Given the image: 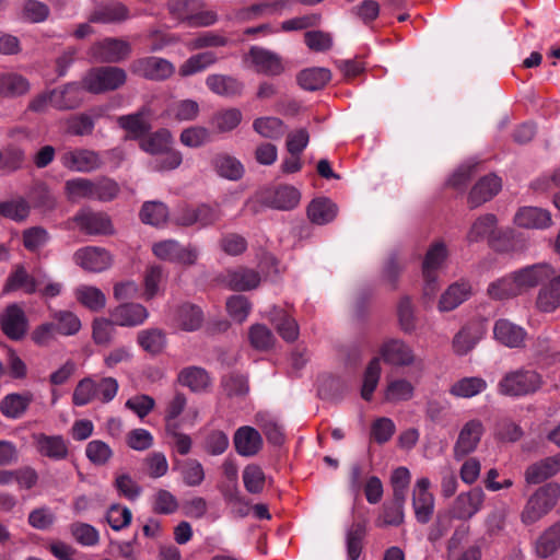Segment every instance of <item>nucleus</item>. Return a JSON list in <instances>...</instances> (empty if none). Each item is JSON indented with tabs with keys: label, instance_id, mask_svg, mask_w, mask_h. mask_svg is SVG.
I'll use <instances>...</instances> for the list:
<instances>
[{
	"label": "nucleus",
	"instance_id": "nucleus-63",
	"mask_svg": "<svg viewBox=\"0 0 560 560\" xmlns=\"http://www.w3.org/2000/svg\"><path fill=\"white\" fill-rule=\"evenodd\" d=\"M479 340L480 335L476 330H472L469 327H464L455 335L453 339V349L456 354L465 355L475 348Z\"/></svg>",
	"mask_w": 560,
	"mask_h": 560
},
{
	"label": "nucleus",
	"instance_id": "nucleus-12",
	"mask_svg": "<svg viewBox=\"0 0 560 560\" xmlns=\"http://www.w3.org/2000/svg\"><path fill=\"white\" fill-rule=\"evenodd\" d=\"M74 261L90 272H102L110 267V254L101 247L88 246L74 253Z\"/></svg>",
	"mask_w": 560,
	"mask_h": 560
},
{
	"label": "nucleus",
	"instance_id": "nucleus-53",
	"mask_svg": "<svg viewBox=\"0 0 560 560\" xmlns=\"http://www.w3.org/2000/svg\"><path fill=\"white\" fill-rule=\"evenodd\" d=\"M447 257V249L444 243L436 242L430 246L422 264V275H438Z\"/></svg>",
	"mask_w": 560,
	"mask_h": 560
},
{
	"label": "nucleus",
	"instance_id": "nucleus-49",
	"mask_svg": "<svg viewBox=\"0 0 560 560\" xmlns=\"http://www.w3.org/2000/svg\"><path fill=\"white\" fill-rule=\"evenodd\" d=\"M50 317L55 323L56 329L59 335L62 336H73L78 334L81 329V320L71 311L59 310L52 311L50 313Z\"/></svg>",
	"mask_w": 560,
	"mask_h": 560
},
{
	"label": "nucleus",
	"instance_id": "nucleus-13",
	"mask_svg": "<svg viewBox=\"0 0 560 560\" xmlns=\"http://www.w3.org/2000/svg\"><path fill=\"white\" fill-rule=\"evenodd\" d=\"M301 200L300 191L290 185H282L272 190L266 191L261 202L267 207L288 211L294 209Z\"/></svg>",
	"mask_w": 560,
	"mask_h": 560
},
{
	"label": "nucleus",
	"instance_id": "nucleus-6",
	"mask_svg": "<svg viewBox=\"0 0 560 560\" xmlns=\"http://www.w3.org/2000/svg\"><path fill=\"white\" fill-rule=\"evenodd\" d=\"M60 163L71 172L91 173L101 167L102 160L96 151L78 148L65 151L60 156Z\"/></svg>",
	"mask_w": 560,
	"mask_h": 560
},
{
	"label": "nucleus",
	"instance_id": "nucleus-59",
	"mask_svg": "<svg viewBox=\"0 0 560 560\" xmlns=\"http://www.w3.org/2000/svg\"><path fill=\"white\" fill-rule=\"evenodd\" d=\"M382 366L380 358H373L364 372L361 397L371 400L381 377Z\"/></svg>",
	"mask_w": 560,
	"mask_h": 560
},
{
	"label": "nucleus",
	"instance_id": "nucleus-47",
	"mask_svg": "<svg viewBox=\"0 0 560 560\" xmlns=\"http://www.w3.org/2000/svg\"><path fill=\"white\" fill-rule=\"evenodd\" d=\"M28 89L27 80L18 72H0V96H18L26 93Z\"/></svg>",
	"mask_w": 560,
	"mask_h": 560
},
{
	"label": "nucleus",
	"instance_id": "nucleus-35",
	"mask_svg": "<svg viewBox=\"0 0 560 560\" xmlns=\"http://www.w3.org/2000/svg\"><path fill=\"white\" fill-rule=\"evenodd\" d=\"M148 115L149 110L142 108L137 113L119 116L117 122L129 133L130 138L138 139L150 129Z\"/></svg>",
	"mask_w": 560,
	"mask_h": 560
},
{
	"label": "nucleus",
	"instance_id": "nucleus-36",
	"mask_svg": "<svg viewBox=\"0 0 560 560\" xmlns=\"http://www.w3.org/2000/svg\"><path fill=\"white\" fill-rule=\"evenodd\" d=\"M243 114L238 108H222L212 115L210 126L218 133L231 132L241 124Z\"/></svg>",
	"mask_w": 560,
	"mask_h": 560
},
{
	"label": "nucleus",
	"instance_id": "nucleus-21",
	"mask_svg": "<svg viewBox=\"0 0 560 560\" xmlns=\"http://www.w3.org/2000/svg\"><path fill=\"white\" fill-rule=\"evenodd\" d=\"M129 18L127 7L117 1H109L97 5L90 14L89 22L100 24H117Z\"/></svg>",
	"mask_w": 560,
	"mask_h": 560
},
{
	"label": "nucleus",
	"instance_id": "nucleus-22",
	"mask_svg": "<svg viewBox=\"0 0 560 560\" xmlns=\"http://www.w3.org/2000/svg\"><path fill=\"white\" fill-rule=\"evenodd\" d=\"M103 115L102 108L72 115L65 120L66 131L71 136H89L93 132L95 121Z\"/></svg>",
	"mask_w": 560,
	"mask_h": 560
},
{
	"label": "nucleus",
	"instance_id": "nucleus-64",
	"mask_svg": "<svg viewBox=\"0 0 560 560\" xmlns=\"http://www.w3.org/2000/svg\"><path fill=\"white\" fill-rule=\"evenodd\" d=\"M85 455L92 464L102 466L112 458L113 450L104 441L93 440L86 444Z\"/></svg>",
	"mask_w": 560,
	"mask_h": 560
},
{
	"label": "nucleus",
	"instance_id": "nucleus-14",
	"mask_svg": "<svg viewBox=\"0 0 560 560\" xmlns=\"http://www.w3.org/2000/svg\"><path fill=\"white\" fill-rule=\"evenodd\" d=\"M513 276L522 294L553 276V268L548 264H536L514 271Z\"/></svg>",
	"mask_w": 560,
	"mask_h": 560
},
{
	"label": "nucleus",
	"instance_id": "nucleus-28",
	"mask_svg": "<svg viewBox=\"0 0 560 560\" xmlns=\"http://www.w3.org/2000/svg\"><path fill=\"white\" fill-rule=\"evenodd\" d=\"M293 0H266L255 3L249 8L240 12V18L250 20L262 16H271L281 14L285 10H290Z\"/></svg>",
	"mask_w": 560,
	"mask_h": 560
},
{
	"label": "nucleus",
	"instance_id": "nucleus-44",
	"mask_svg": "<svg viewBox=\"0 0 560 560\" xmlns=\"http://www.w3.org/2000/svg\"><path fill=\"white\" fill-rule=\"evenodd\" d=\"M560 548V522L545 529L536 541V552L540 558H548Z\"/></svg>",
	"mask_w": 560,
	"mask_h": 560
},
{
	"label": "nucleus",
	"instance_id": "nucleus-34",
	"mask_svg": "<svg viewBox=\"0 0 560 560\" xmlns=\"http://www.w3.org/2000/svg\"><path fill=\"white\" fill-rule=\"evenodd\" d=\"M212 166L220 177L229 180H237L244 174L243 164L236 158L226 153L214 155Z\"/></svg>",
	"mask_w": 560,
	"mask_h": 560
},
{
	"label": "nucleus",
	"instance_id": "nucleus-48",
	"mask_svg": "<svg viewBox=\"0 0 560 560\" xmlns=\"http://www.w3.org/2000/svg\"><path fill=\"white\" fill-rule=\"evenodd\" d=\"M75 299L86 308L93 312L101 311L106 305L105 294L96 287L80 285L74 292Z\"/></svg>",
	"mask_w": 560,
	"mask_h": 560
},
{
	"label": "nucleus",
	"instance_id": "nucleus-23",
	"mask_svg": "<svg viewBox=\"0 0 560 560\" xmlns=\"http://www.w3.org/2000/svg\"><path fill=\"white\" fill-rule=\"evenodd\" d=\"M233 441L236 452L246 457L256 455L262 445L259 432L248 425L238 428Z\"/></svg>",
	"mask_w": 560,
	"mask_h": 560
},
{
	"label": "nucleus",
	"instance_id": "nucleus-45",
	"mask_svg": "<svg viewBox=\"0 0 560 560\" xmlns=\"http://www.w3.org/2000/svg\"><path fill=\"white\" fill-rule=\"evenodd\" d=\"M173 138L168 130L161 129L140 140V148L151 154L160 155L172 148Z\"/></svg>",
	"mask_w": 560,
	"mask_h": 560
},
{
	"label": "nucleus",
	"instance_id": "nucleus-57",
	"mask_svg": "<svg viewBox=\"0 0 560 560\" xmlns=\"http://www.w3.org/2000/svg\"><path fill=\"white\" fill-rule=\"evenodd\" d=\"M73 539L84 547H93L100 542V533L91 524L74 522L69 526Z\"/></svg>",
	"mask_w": 560,
	"mask_h": 560
},
{
	"label": "nucleus",
	"instance_id": "nucleus-51",
	"mask_svg": "<svg viewBox=\"0 0 560 560\" xmlns=\"http://www.w3.org/2000/svg\"><path fill=\"white\" fill-rule=\"evenodd\" d=\"M413 385L406 378H393L387 382L384 398L388 402L406 401L412 398Z\"/></svg>",
	"mask_w": 560,
	"mask_h": 560
},
{
	"label": "nucleus",
	"instance_id": "nucleus-52",
	"mask_svg": "<svg viewBox=\"0 0 560 560\" xmlns=\"http://www.w3.org/2000/svg\"><path fill=\"white\" fill-rule=\"evenodd\" d=\"M488 294L493 300H506L520 295L513 272L491 282L488 287Z\"/></svg>",
	"mask_w": 560,
	"mask_h": 560
},
{
	"label": "nucleus",
	"instance_id": "nucleus-20",
	"mask_svg": "<svg viewBox=\"0 0 560 560\" xmlns=\"http://www.w3.org/2000/svg\"><path fill=\"white\" fill-rule=\"evenodd\" d=\"M125 81V72H88L83 85L92 93H102L119 88Z\"/></svg>",
	"mask_w": 560,
	"mask_h": 560
},
{
	"label": "nucleus",
	"instance_id": "nucleus-56",
	"mask_svg": "<svg viewBox=\"0 0 560 560\" xmlns=\"http://www.w3.org/2000/svg\"><path fill=\"white\" fill-rule=\"evenodd\" d=\"M223 393L230 398H243L249 392L247 377L237 373H230L222 377Z\"/></svg>",
	"mask_w": 560,
	"mask_h": 560
},
{
	"label": "nucleus",
	"instance_id": "nucleus-55",
	"mask_svg": "<svg viewBox=\"0 0 560 560\" xmlns=\"http://www.w3.org/2000/svg\"><path fill=\"white\" fill-rule=\"evenodd\" d=\"M138 343L144 351L155 354L160 353L164 349L166 345V337L163 330L159 328H149L139 331Z\"/></svg>",
	"mask_w": 560,
	"mask_h": 560
},
{
	"label": "nucleus",
	"instance_id": "nucleus-19",
	"mask_svg": "<svg viewBox=\"0 0 560 560\" xmlns=\"http://www.w3.org/2000/svg\"><path fill=\"white\" fill-rule=\"evenodd\" d=\"M3 332L13 340L21 339L27 330V319L16 304L9 305L0 317Z\"/></svg>",
	"mask_w": 560,
	"mask_h": 560
},
{
	"label": "nucleus",
	"instance_id": "nucleus-31",
	"mask_svg": "<svg viewBox=\"0 0 560 560\" xmlns=\"http://www.w3.org/2000/svg\"><path fill=\"white\" fill-rule=\"evenodd\" d=\"M471 294V287L466 281H459L451 284L441 295L439 301L440 312H450L458 307Z\"/></svg>",
	"mask_w": 560,
	"mask_h": 560
},
{
	"label": "nucleus",
	"instance_id": "nucleus-54",
	"mask_svg": "<svg viewBox=\"0 0 560 560\" xmlns=\"http://www.w3.org/2000/svg\"><path fill=\"white\" fill-rule=\"evenodd\" d=\"M487 388V382L478 376L464 377L451 387V394L456 397L470 398Z\"/></svg>",
	"mask_w": 560,
	"mask_h": 560
},
{
	"label": "nucleus",
	"instance_id": "nucleus-15",
	"mask_svg": "<svg viewBox=\"0 0 560 560\" xmlns=\"http://www.w3.org/2000/svg\"><path fill=\"white\" fill-rule=\"evenodd\" d=\"M110 317L117 326L136 327L149 317L148 310L139 303H121L110 311Z\"/></svg>",
	"mask_w": 560,
	"mask_h": 560
},
{
	"label": "nucleus",
	"instance_id": "nucleus-62",
	"mask_svg": "<svg viewBox=\"0 0 560 560\" xmlns=\"http://www.w3.org/2000/svg\"><path fill=\"white\" fill-rule=\"evenodd\" d=\"M397 315L399 326L404 332L410 334L416 329L417 316L410 298L404 296L400 299L397 306Z\"/></svg>",
	"mask_w": 560,
	"mask_h": 560
},
{
	"label": "nucleus",
	"instance_id": "nucleus-29",
	"mask_svg": "<svg viewBox=\"0 0 560 560\" xmlns=\"http://www.w3.org/2000/svg\"><path fill=\"white\" fill-rule=\"evenodd\" d=\"M43 280L35 279L31 276L24 266L19 265L14 268L11 275L8 277L4 284V292H11L16 290H23L27 294H32L43 285Z\"/></svg>",
	"mask_w": 560,
	"mask_h": 560
},
{
	"label": "nucleus",
	"instance_id": "nucleus-43",
	"mask_svg": "<svg viewBox=\"0 0 560 560\" xmlns=\"http://www.w3.org/2000/svg\"><path fill=\"white\" fill-rule=\"evenodd\" d=\"M498 220L492 213H486L477 218L471 224L468 233L467 241L469 243H477L491 237L497 230Z\"/></svg>",
	"mask_w": 560,
	"mask_h": 560
},
{
	"label": "nucleus",
	"instance_id": "nucleus-32",
	"mask_svg": "<svg viewBox=\"0 0 560 560\" xmlns=\"http://www.w3.org/2000/svg\"><path fill=\"white\" fill-rule=\"evenodd\" d=\"M560 470V453L529 466L525 472L528 483L537 485Z\"/></svg>",
	"mask_w": 560,
	"mask_h": 560
},
{
	"label": "nucleus",
	"instance_id": "nucleus-30",
	"mask_svg": "<svg viewBox=\"0 0 560 560\" xmlns=\"http://www.w3.org/2000/svg\"><path fill=\"white\" fill-rule=\"evenodd\" d=\"M179 384L188 387L194 393L207 392L212 384L209 373L199 366L183 369L177 376Z\"/></svg>",
	"mask_w": 560,
	"mask_h": 560
},
{
	"label": "nucleus",
	"instance_id": "nucleus-8",
	"mask_svg": "<svg viewBox=\"0 0 560 560\" xmlns=\"http://www.w3.org/2000/svg\"><path fill=\"white\" fill-rule=\"evenodd\" d=\"M431 482L427 477L417 479L412 488V508L417 522L427 524L434 512V497L430 492Z\"/></svg>",
	"mask_w": 560,
	"mask_h": 560
},
{
	"label": "nucleus",
	"instance_id": "nucleus-46",
	"mask_svg": "<svg viewBox=\"0 0 560 560\" xmlns=\"http://www.w3.org/2000/svg\"><path fill=\"white\" fill-rule=\"evenodd\" d=\"M32 401L30 394H9L0 401V411L11 419L20 418Z\"/></svg>",
	"mask_w": 560,
	"mask_h": 560
},
{
	"label": "nucleus",
	"instance_id": "nucleus-26",
	"mask_svg": "<svg viewBox=\"0 0 560 560\" xmlns=\"http://www.w3.org/2000/svg\"><path fill=\"white\" fill-rule=\"evenodd\" d=\"M73 221L82 231L89 234H109L113 232L110 220L104 213L83 210L73 218Z\"/></svg>",
	"mask_w": 560,
	"mask_h": 560
},
{
	"label": "nucleus",
	"instance_id": "nucleus-24",
	"mask_svg": "<svg viewBox=\"0 0 560 560\" xmlns=\"http://www.w3.org/2000/svg\"><path fill=\"white\" fill-rule=\"evenodd\" d=\"M33 441L37 451L51 459L60 460L67 457L68 447L62 436L46 435L44 433L33 434Z\"/></svg>",
	"mask_w": 560,
	"mask_h": 560
},
{
	"label": "nucleus",
	"instance_id": "nucleus-33",
	"mask_svg": "<svg viewBox=\"0 0 560 560\" xmlns=\"http://www.w3.org/2000/svg\"><path fill=\"white\" fill-rule=\"evenodd\" d=\"M229 288L236 291H247L258 287L260 277L258 272L247 268L229 270L224 279Z\"/></svg>",
	"mask_w": 560,
	"mask_h": 560
},
{
	"label": "nucleus",
	"instance_id": "nucleus-1",
	"mask_svg": "<svg viewBox=\"0 0 560 560\" xmlns=\"http://www.w3.org/2000/svg\"><path fill=\"white\" fill-rule=\"evenodd\" d=\"M542 385L541 375L529 368L505 373L498 383V393L509 397H524L536 393Z\"/></svg>",
	"mask_w": 560,
	"mask_h": 560
},
{
	"label": "nucleus",
	"instance_id": "nucleus-60",
	"mask_svg": "<svg viewBox=\"0 0 560 560\" xmlns=\"http://www.w3.org/2000/svg\"><path fill=\"white\" fill-rule=\"evenodd\" d=\"M94 182L88 178H73L65 184L66 194L69 200L93 199Z\"/></svg>",
	"mask_w": 560,
	"mask_h": 560
},
{
	"label": "nucleus",
	"instance_id": "nucleus-3",
	"mask_svg": "<svg viewBox=\"0 0 560 560\" xmlns=\"http://www.w3.org/2000/svg\"><path fill=\"white\" fill-rule=\"evenodd\" d=\"M171 15L190 27H207L218 21L212 10H203L201 0H171L167 4Z\"/></svg>",
	"mask_w": 560,
	"mask_h": 560
},
{
	"label": "nucleus",
	"instance_id": "nucleus-61",
	"mask_svg": "<svg viewBox=\"0 0 560 560\" xmlns=\"http://www.w3.org/2000/svg\"><path fill=\"white\" fill-rule=\"evenodd\" d=\"M140 215L144 223L161 226L168 218V210L162 202L148 201L142 206Z\"/></svg>",
	"mask_w": 560,
	"mask_h": 560
},
{
	"label": "nucleus",
	"instance_id": "nucleus-42",
	"mask_svg": "<svg viewBox=\"0 0 560 560\" xmlns=\"http://www.w3.org/2000/svg\"><path fill=\"white\" fill-rule=\"evenodd\" d=\"M175 468L178 470L183 482L188 487H198L205 480V468L198 459L187 458L177 462Z\"/></svg>",
	"mask_w": 560,
	"mask_h": 560
},
{
	"label": "nucleus",
	"instance_id": "nucleus-7",
	"mask_svg": "<svg viewBox=\"0 0 560 560\" xmlns=\"http://www.w3.org/2000/svg\"><path fill=\"white\" fill-rule=\"evenodd\" d=\"M152 249L159 259L182 265H192L198 258V250L195 247L183 246L175 240L158 242Z\"/></svg>",
	"mask_w": 560,
	"mask_h": 560
},
{
	"label": "nucleus",
	"instance_id": "nucleus-38",
	"mask_svg": "<svg viewBox=\"0 0 560 560\" xmlns=\"http://www.w3.org/2000/svg\"><path fill=\"white\" fill-rule=\"evenodd\" d=\"M208 88L215 94L231 97L242 92L243 85L233 75L214 73L207 78Z\"/></svg>",
	"mask_w": 560,
	"mask_h": 560
},
{
	"label": "nucleus",
	"instance_id": "nucleus-50",
	"mask_svg": "<svg viewBox=\"0 0 560 560\" xmlns=\"http://www.w3.org/2000/svg\"><path fill=\"white\" fill-rule=\"evenodd\" d=\"M31 212L28 201L22 197L0 201V215L15 222L25 221Z\"/></svg>",
	"mask_w": 560,
	"mask_h": 560
},
{
	"label": "nucleus",
	"instance_id": "nucleus-9",
	"mask_svg": "<svg viewBox=\"0 0 560 560\" xmlns=\"http://www.w3.org/2000/svg\"><path fill=\"white\" fill-rule=\"evenodd\" d=\"M380 354L386 363L395 366H410L417 361L413 349L397 338L385 340L380 348Z\"/></svg>",
	"mask_w": 560,
	"mask_h": 560
},
{
	"label": "nucleus",
	"instance_id": "nucleus-40",
	"mask_svg": "<svg viewBox=\"0 0 560 560\" xmlns=\"http://www.w3.org/2000/svg\"><path fill=\"white\" fill-rule=\"evenodd\" d=\"M269 319L275 325L279 335L285 341H294L299 336V326L296 320L281 308L273 307L269 314Z\"/></svg>",
	"mask_w": 560,
	"mask_h": 560
},
{
	"label": "nucleus",
	"instance_id": "nucleus-18",
	"mask_svg": "<svg viewBox=\"0 0 560 560\" xmlns=\"http://www.w3.org/2000/svg\"><path fill=\"white\" fill-rule=\"evenodd\" d=\"M502 188V180L494 174L480 178L471 188L468 196L470 208H477L491 200Z\"/></svg>",
	"mask_w": 560,
	"mask_h": 560
},
{
	"label": "nucleus",
	"instance_id": "nucleus-17",
	"mask_svg": "<svg viewBox=\"0 0 560 560\" xmlns=\"http://www.w3.org/2000/svg\"><path fill=\"white\" fill-rule=\"evenodd\" d=\"M514 223L524 229L545 230L552 225V218L546 209L522 207L514 215Z\"/></svg>",
	"mask_w": 560,
	"mask_h": 560
},
{
	"label": "nucleus",
	"instance_id": "nucleus-2",
	"mask_svg": "<svg viewBox=\"0 0 560 560\" xmlns=\"http://www.w3.org/2000/svg\"><path fill=\"white\" fill-rule=\"evenodd\" d=\"M560 498V486L547 483L537 489L527 500L522 513L521 521L525 525H532L541 520L557 504Z\"/></svg>",
	"mask_w": 560,
	"mask_h": 560
},
{
	"label": "nucleus",
	"instance_id": "nucleus-11",
	"mask_svg": "<svg viewBox=\"0 0 560 560\" xmlns=\"http://www.w3.org/2000/svg\"><path fill=\"white\" fill-rule=\"evenodd\" d=\"M486 494L479 487L458 494L452 506V515L457 520H469L477 514L485 502Z\"/></svg>",
	"mask_w": 560,
	"mask_h": 560
},
{
	"label": "nucleus",
	"instance_id": "nucleus-25",
	"mask_svg": "<svg viewBox=\"0 0 560 560\" xmlns=\"http://www.w3.org/2000/svg\"><path fill=\"white\" fill-rule=\"evenodd\" d=\"M536 306L544 313H551L560 306V273L551 276L536 298Z\"/></svg>",
	"mask_w": 560,
	"mask_h": 560
},
{
	"label": "nucleus",
	"instance_id": "nucleus-39",
	"mask_svg": "<svg viewBox=\"0 0 560 560\" xmlns=\"http://www.w3.org/2000/svg\"><path fill=\"white\" fill-rule=\"evenodd\" d=\"M405 500L393 498L390 501L385 502L382 506V512L376 518V526H399L405 521Z\"/></svg>",
	"mask_w": 560,
	"mask_h": 560
},
{
	"label": "nucleus",
	"instance_id": "nucleus-27",
	"mask_svg": "<svg viewBox=\"0 0 560 560\" xmlns=\"http://www.w3.org/2000/svg\"><path fill=\"white\" fill-rule=\"evenodd\" d=\"M82 103L81 90L71 83L50 91V106L60 110L74 109Z\"/></svg>",
	"mask_w": 560,
	"mask_h": 560
},
{
	"label": "nucleus",
	"instance_id": "nucleus-41",
	"mask_svg": "<svg viewBox=\"0 0 560 560\" xmlns=\"http://www.w3.org/2000/svg\"><path fill=\"white\" fill-rule=\"evenodd\" d=\"M174 320L183 330L194 331L200 328L203 314L200 307L196 305L183 304L177 308Z\"/></svg>",
	"mask_w": 560,
	"mask_h": 560
},
{
	"label": "nucleus",
	"instance_id": "nucleus-5",
	"mask_svg": "<svg viewBox=\"0 0 560 560\" xmlns=\"http://www.w3.org/2000/svg\"><path fill=\"white\" fill-rule=\"evenodd\" d=\"M131 52V46L121 38L107 37L93 44L89 50L92 59L100 62H119Z\"/></svg>",
	"mask_w": 560,
	"mask_h": 560
},
{
	"label": "nucleus",
	"instance_id": "nucleus-58",
	"mask_svg": "<svg viewBox=\"0 0 560 560\" xmlns=\"http://www.w3.org/2000/svg\"><path fill=\"white\" fill-rule=\"evenodd\" d=\"M253 129L261 137L279 139L283 136L285 127L277 117H260L254 120Z\"/></svg>",
	"mask_w": 560,
	"mask_h": 560
},
{
	"label": "nucleus",
	"instance_id": "nucleus-16",
	"mask_svg": "<svg viewBox=\"0 0 560 560\" xmlns=\"http://www.w3.org/2000/svg\"><path fill=\"white\" fill-rule=\"evenodd\" d=\"M526 335L523 327L505 318L498 319L493 326L495 340L508 348L523 347Z\"/></svg>",
	"mask_w": 560,
	"mask_h": 560
},
{
	"label": "nucleus",
	"instance_id": "nucleus-10",
	"mask_svg": "<svg viewBox=\"0 0 560 560\" xmlns=\"http://www.w3.org/2000/svg\"><path fill=\"white\" fill-rule=\"evenodd\" d=\"M199 410L197 407H187V398L183 393H176L167 402L165 409V422L167 424H194L198 419Z\"/></svg>",
	"mask_w": 560,
	"mask_h": 560
},
{
	"label": "nucleus",
	"instance_id": "nucleus-37",
	"mask_svg": "<svg viewBox=\"0 0 560 560\" xmlns=\"http://www.w3.org/2000/svg\"><path fill=\"white\" fill-rule=\"evenodd\" d=\"M338 208L328 198L314 199L307 207L310 220L318 225L331 222L337 215Z\"/></svg>",
	"mask_w": 560,
	"mask_h": 560
},
{
	"label": "nucleus",
	"instance_id": "nucleus-4",
	"mask_svg": "<svg viewBox=\"0 0 560 560\" xmlns=\"http://www.w3.org/2000/svg\"><path fill=\"white\" fill-rule=\"evenodd\" d=\"M486 432L485 425L479 419H470L463 424L453 447L454 458L459 460L474 453Z\"/></svg>",
	"mask_w": 560,
	"mask_h": 560
}]
</instances>
